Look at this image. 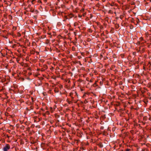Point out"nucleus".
<instances>
[{
    "instance_id": "1",
    "label": "nucleus",
    "mask_w": 151,
    "mask_h": 151,
    "mask_svg": "<svg viewBox=\"0 0 151 151\" xmlns=\"http://www.w3.org/2000/svg\"><path fill=\"white\" fill-rule=\"evenodd\" d=\"M10 148V146L9 145L6 144V145L3 148V150L4 151H7Z\"/></svg>"
},
{
    "instance_id": "2",
    "label": "nucleus",
    "mask_w": 151,
    "mask_h": 151,
    "mask_svg": "<svg viewBox=\"0 0 151 151\" xmlns=\"http://www.w3.org/2000/svg\"><path fill=\"white\" fill-rule=\"evenodd\" d=\"M98 145L100 147H101V148H102L103 147V144H102V143H99V144H98Z\"/></svg>"
},
{
    "instance_id": "3",
    "label": "nucleus",
    "mask_w": 151,
    "mask_h": 151,
    "mask_svg": "<svg viewBox=\"0 0 151 151\" xmlns=\"http://www.w3.org/2000/svg\"><path fill=\"white\" fill-rule=\"evenodd\" d=\"M55 93H58L59 92L58 90H55Z\"/></svg>"
},
{
    "instance_id": "4",
    "label": "nucleus",
    "mask_w": 151,
    "mask_h": 151,
    "mask_svg": "<svg viewBox=\"0 0 151 151\" xmlns=\"http://www.w3.org/2000/svg\"><path fill=\"white\" fill-rule=\"evenodd\" d=\"M122 18H123V16H122V15H121L120 16V19H122Z\"/></svg>"
},
{
    "instance_id": "5",
    "label": "nucleus",
    "mask_w": 151,
    "mask_h": 151,
    "mask_svg": "<svg viewBox=\"0 0 151 151\" xmlns=\"http://www.w3.org/2000/svg\"><path fill=\"white\" fill-rule=\"evenodd\" d=\"M30 11L32 12H34V10H32V9H31L30 10Z\"/></svg>"
},
{
    "instance_id": "6",
    "label": "nucleus",
    "mask_w": 151,
    "mask_h": 151,
    "mask_svg": "<svg viewBox=\"0 0 151 151\" xmlns=\"http://www.w3.org/2000/svg\"><path fill=\"white\" fill-rule=\"evenodd\" d=\"M130 149H126V150L125 151H129Z\"/></svg>"
},
{
    "instance_id": "7",
    "label": "nucleus",
    "mask_w": 151,
    "mask_h": 151,
    "mask_svg": "<svg viewBox=\"0 0 151 151\" xmlns=\"http://www.w3.org/2000/svg\"><path fill=\"white\" fill-rule=\"evenodd\" d=\"M68 103L69 104H70L71 103V101H68Z\"/></svg>"
},
{
    "instance_id": "8",
    "label": "nucleus",
    "mask_w": 151,
    "mask_h": 151,
    "mask_svg": "<svg viewBox=\"0 0 151 151\" xmlns=\"http://www.w3.org/2000/svg\"><path fill=\"white\" fill-rule=\"evenodd\" d=\"M120 125H122V123H120Z\"/></svg>"
}]
</instances>
